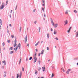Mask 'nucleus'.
<instances>
[{
    "label": "nucleus",
    "mask_w": 78,
    "mask_h": 78,
    "mask_svg": "<svg viewBox=\"0 0 78 78\" xmlns=\"http://www.w3.org/2000/svg\"><path fill=\"white\" fill-rule=\"evenodd\" d=\"M47 50H49V48H48V47H47Z\"/></svg>",
    "instance_id": "37"
},
{
    "label": "nucleus",
    "mask_w": 78,
    "mask_h": 78,
    "mask_svg": "<svg viewBox=\"0 0 78 78\" xmlns=\"http://www.w3.org/2000/svg\"><path fill=\"white\" fill-rule=\"evenodd\" d=\"M51 23L52 24V25H53V26H54V23H53V20H51Z\"/></svg>",
    "instance_id": "12"
},
{
    "label": "nucleus",
    "mask_w": 78,
    "mask_h": 78,
    "mask_svg": "<svg viewBox=\"0 0 78 78\" xmlns=\"http://www.w3.org/2000/svg\"><path fill=\"white\" fill-rule=\"evenodd\" d=\"M68 12H69V10H66V11L65 14H68Z\"/></svg>",
    "instance_id": "14"
},
{
    "label": "nucleus",
    "mask_w": 78,
    "mask_h": 78,
    "mask_svg": "<svg viewBox=\"0 0 78 78\" xmlns=\"http://www.w3.org/2000/svg\"><path fill=\"white\" fill-rule=\"evenodd\" d=\"M36 52L37 51V49H36Z\"/></svg>",
    "instance_id": "61"
},
{
    "label": "nucleus",
    "mask_w": 78,
    "mask_h": 78,
    "mask_svg": "<svg viewBox=\"0 0 78 78\" xmlns=\"http://www.w3.org/2000/svg\"><path fill=\"white\" fill-rule=\"evenodd\" d=\"M13 51H10V54H12V53H13Z\"/></svg>",
    "instance_id": "29"
},
{
    "label": "nucleus",
    "mask_w": 78,
    "mask_h": 78,
    "mask_svg": "<svg viewBox=\"0 0 78 78\" xmlns=\"http://www.w3.org/2000/svg\"><path fill=\"white\" fill-rule=\"evenodd\" d=\"M55 39H56V40H58V38L57 37H56Z\"/></svg>",
    "instance_id": "54"
},
{
    "label": "nucleus",
    "mask_w": 78,
    "mask_h": 78,
    "mask_svg": "<svg viewBox=\"0 0 78 78\" xmlns=\"http://www.w3.org/2000/svg\"><path fill=\"white\" fill-rule=\"evenodd\" d=\"M38 62H39V65H40V64L41 63V61L39 60L38 61Z\"/></svg>",
    "instance_id": "42"
},
{
    "label": "nucleus",
    "mask_w": 78,
    "mask_h": 78,
    "mask_svg": "<svg viewBox=\"0 0 78 78\" xmlns=\"http://www.w3.org/2000/svg\"><path fill=\"white\" fill-rule=\"evenodd\" d=\"M2 29V26L0 25V29Z\"/></svg>",
    "instance_id": "59"
},
{
    "label": "nucleus",
    "mask_w": 78,
    "mask_h": 78,
    "mask_svg": "<svg viewBox=\"0 0 78 78\" xmlns=\"http://www.w3.org/2000/svg\"><path fill=\"white\" fill-rule=\"evenodd\" d=\"M76 34H77L76 35V37H78V32H76Z\"/></svg>",
    "instance_id": "18"
},
{
    "label": "nucleus",
    "mask_w": 78,
    "mask_h": 78,
    "mask_svg": "<svg viewBox=\"0 0 78 78\" xmlns=\"http://www.w3.org/2000/svg\"><path fill=\"white\" fill-rule=\"evenodd\" d=\"M53 76H54V74H53V73H52V75H51V78H52V77H53Z\"/></svg>",
    "instance_id": "13"
},
{
    "label": "nucleus",
    "mask_w": 78,
    "mask_h": 78,
    "mask_svg": "<svg viewBox=\"0 0 78 78\" xmlns=\"http://www.w3.org/2000/svg\"><path fill=\"white\" fill-rule=\"evenodd\" d=\"M8 1H7L6 2V3L5 4V5L6 6L7 5H8Z\"/></svg>",
    "instance_id": "25"
},
{
    "label": "nucleus",
    "mask_w": 78,
    "mask_h": 78,
    "mask_svg": "<svg viewBox=\"0 0 78 78\" xmlns=\"http://www.w3.org/2000/svg\"><path fill=\"white\" fill-rule=\"evenodd\" d=\"M74 12L75 13H76V14L78 12H77V11H76V10H74Z\"/></svg>",
    "instance_id": "16"
},
{
    "label": "nucleus",
    "mask_w": 78,
    "mask_h": 78,
    "mask_svg": "<svg viewBox=\"0 0 78 78\" xmlns=\"http://www.w3.org/2000/svg\"><path fill=\"white\" fill-rule=\"evenodd\" d=\"M28 46H29V44H27V47H28Z\"/></svg>",
    "instance_id": "55"
},
{
    "label": "nucleus",
    "mask_w": 78,
    "mask_h": 78,
    "mask_svg": "<svg viewBox=\"0 0 78 78\" xmlns=\"http://www.w3.org/2000/svg\"><path fill=\"white\" fill-rule=\"evenodd\" d=\"M45 3L44 2V4H42L43 6H45Z\"/></svg>",
    "instance_id": "40"
},
{
    "label": "nucleus",
    "mask_w": 78,
    "mask_h": 78,
    "mask_svg": "<svg viewBox=\"0 0 78 78\" xmlns=\"http://www.w3.org/2000/svg\"><path fill=\"white\" fill-rule=\"evenodd\" d=\"M39 41H38L37 42V44H39Z\"/></svg>",
    "instance_id": "63"
},
{
    "label": "nucleus",
    "mask_w": 78,
    "mask_h": 78,
    "mask_svg": "<svg viewBox=\"0 0 78 78\" xmlns=\"http://www.w3.org/2000/svg\"><path fill=\"white\" fill-rule=\"evenodd\" d=\"M49 37H50V36L49 35V34L48 33L47 35V37L48 39V38H49Z\"/></svg>",
    "instance_id": "11"
},
{
    "label": "nucleus",
    "mask_w": 78,
    "mask_h": 78,
    "mask_svg": "<svg viewBox=\"0 0 78 78\" xmlns=\"http://www.w3.org/2000/svg\"><path fill=\"white\" fill-rule=\"evenodd\" d=\"M9 50H12V47H11L9 49Z\"/></svg>",
    "instance_id": "17"
},
{
    "label": "nucleus",
    "mask_w": 78,
    "mask_h": 78,
    "mask_svg": "<svg viewBox=\"0 0 78 78\" xmlns=\"http://www.w3.org/2000/svg\"><path fill=\"white\" fill-rule=\"evenodd\" d=\"M58 24H55L54 25H54L55 26V28H56L57 27H58Z\"/></svg>",
    "instance_id": "6"
},
{
    "label": "nucleus",
    "mask_w": 78,
    "mask_h": 78,
    "mask_svg": "<svg viewBox=\"0 0 78 78\" xmlns=\"http://www.w3.org/2000/svg\"><path fill=\"white\" fill-rule=\"evenodd\" d=\"M0 25H2V20L0 19Z\"/></svg>",
    "instance_id": "10"
},
{
    "label": "nucleus",
    "mask_w": 78,
    "mask_h": 78,
    "mask_svg": "<svg viewBox=\"0 0 78 78\" xmlns=\"http://www.w3.org/2000/svg\"><path fill=\"white\" fill-rule=\"evenodd\" d=\"M38 70L40 71V70H41V68L39 67L38 68Z\"/></svg>",
    "instance_id": "21"
},
{
    "label": "nucleus",
    "mask_w": 78,
    "mask_h": 78,
    "mask_svg": "<svg viewBox=\"0 0 78 78\" xmlns=\"http://www.w3.org/2000/svg\"><path fill=\"white\" fill-rule=\"evenodd\" d=\"M37 45H38V44L37 43L35 44V46H37Z\"/></svg>",
    "instance_id": "50"
},
{
    "label": "nucleus",
    "mask_w": 78,
    "mask_h": 78,
    "mask_svg": "<svg viewBox=\"0 0 78 78\" xmlns=\"http://www.w3.org/2000/svg\"><path fill=\"white\" fill-rule=\"evenodd\" d=\"M16 50V48H15L14 49V50Z\"/></svg>",
    "instance_id": "58"
},
{
    "label": "nucleus",
    "mask_w": 78,
    "mask_h": 78,
    "mask_svg": "<svg viewBox=\"0 0 78 78\" xmlns=\"http://www.w3.org/2000/svg\"><path fill=\"white\" fill-rule=\"evenodd\" d=\"M9 16L10 18H11V15L10 14L9 15Z\"/></svg>",
    "instance_id": "46"
},
{
    "label": "nucleus",
    "mask_w": 78,
    "mask_h": 78,
    "mask_svg": "<svg viewBox=\"0 0 78 78\" xmlns=\"http://www.w3.org/2000/svg\"><path fill=\"white\" fill-rule=\"evenodd\" d=\"M16 48V51L17 50V48H18V47L17 46Z\"/></svg>",
    "instance_id": "27"
},
{
    "label": "nucleus",
    "mask_w": 78,
    "mask_h": 78,
    "mask_svg": "<svg viewBox=\"0 0 78 78\" xmlns=\"http://www.w3.org/2000/svg\"><path fill=\"white\" fill-rule=\"evenodd\" d=\"M9 30L7 31V33H8V34L9 33Z\"/></svg>",
    "instance_id": "62"
},
{
    "label": "nucleus",
    "mask_w": 78,
    "mask_h": 78,
    "mask_svg": "<svg viewBox=\"0 0 78 78\" xmlns=\"http://www.w3.org/2000/svg\"><path fill=\"white\" fill-rule=\"evenodd\" d=\"M16 43H17V41L16 40V39H15V41L14 42V47H15L16 46Z\"/></svg>",
    "instance_id": "3"
},
{
    "label": "nucleus",
    "mask_w": 78,
    "mask_h": 78,
    "mask_svg": "<svg viewBox=\"0 0 78 78\" xmlns=\"http://www.w3.org/2000/svg\"><path fill=\"white\" fill-rule=\"evenodd\" d=\"M2 6H4L5 3H2Z\"/></svg>",
    "instance_id": "31"
},
{
    "label": "nucleus",
    "mask_w": 78,
    "mask_h": 78,
    "mask_svg": "<svg viewBox=\"0 0 78 78\" xmlns=\"http://www.w3.org/2000/svg\"><path fill=\"white\" fill-rule=\"evenodd\" d=\"M70 30H68V31H67L68 33H70Z\"/></svg>",
    "instance_id": "44"
},
{
    "label": "nucleus",
    "mask_w": 78,
    "mask_h": 78,
    "mask_svg": "<svg viewBox=\"0 0 78 78\" xmlns=\"http://www.w3.org/2000/svg\"><path fill=\"white\" fill-rule=\"evenodd\" d=\"M43 69H45V68L43 67H42V69L43 70Z\"/></svg>",
    "instance_id": "36"
},
{
    "label": "nucleus",
    "mask_w": 78,
    "mask_h": 78,
    "mask_svg": "<svg viewBox=\"0 0 78 78\" xmlns=\"http://www.w3.org/2000/svg\"><path fill=\"white\" fill-rule=\"evenodd\" d=\"M56 33L57 32L56 31V30H54V34H56Z\"/></svg>",
    "instance_id": "7"
},
{
    "label": "nucleus",
    "mask_w": 78,
    "mask_h": 78,
    "mask_svg": "<svg viewBox=\"0 0 78 78\" xmlns=\"http://www.w3.org/2000/svg\"><path fill=\"white\" fill-rule=\"evenodd\" d=\"M2 63L3 64H4L5 66L6 64V61L5 60L2 61Z\"/></svg>",
    "instance_id": "5"
},
{
    "label": "nucleus",
    "mask_w": 78,
    "mask_h": 78,
    "mask_svg": "<svg viewBox=\"0 0 78 78\" xmlns=\"http://www.w3.org/2000/svg\"><path fill=\"white\" fill-rule=\"evenodd\" d=\"M61 70L63 71V72H65V71L64 70V69L63 68H62L61 69Z\"/></svg>",
    "instance_id": "19"
},
{
    "label": "nucleus",
    "mask_w": 78,
    "mask_h": 78,
    "mask_svg": "<svg viewBox=\"0 0 78 78\" xmlns=\"http://www.w3.org/2000/svg\"><path fill=\"white\" fill-rule=\"evenodd\" d=\"M7 42L8 43H9V42H10V41H9V40H7Z\"/></svg>",
    "instance_id": "43"
},
{
    "label": "nucleus",
    "mask_w": 78,
    "mask_h": 78,
    "mask_svg": "<svg viewBox=\"0 0 78 78\" xmlns=\"http://www.w3.org/2000/svg\"><path fill=\"white\" fill-rule=\"evenodd\" d=\"M44 53V50H42V51H41V55H43Z\"/></svg>",
    "instance_id": "8"
},
{
    "label": "nucleus",
    "mask_w": 78,
    "mask_h": 78,
    "mask_svg": "<svg viewBox=\"0 0 78 78\" xmlns=\"http://www.w3.org/2000/svg\"><path fill=\"white\" fill-rule=\"evenodd\" d=\"M12 78H14V76H12Z\"/></svg>",
    "instance_id": "64"
},
{
    "label": "nucleus",
    "mask_w": 78,
    "mask_h": 78,
    "mask_svg": "<svg viewBox=\"0 0 78 78\" xmlns=\"http://www.w3.org/2000/svg\"><path fill=\"white\" fill-rule=\"evenodd\" d=\"M34 59H35V60L34 61V63H35V62H36L37 61V58H36V57L34 56Z\"/></svg>",
    "instance_id": "4"
},
{
    "label": "nucleus",
    "mask_w": 78,
    "mask_h": 78,
    "mask_svg": "<svg viewBox=\"0 0 78 78\" xmlns=\"http://www.w3.org/2000/svg\"><path fill=\"white\" fill-rule=\"evenodd\" d=\"M20 45H21L20 43H19V44H18V47H20Z\"/></svg>",
    "instance_id": "35"
},
{
    "label": "nucleus",
    "mask_w": 78,
    "mask_h": 78,
    "mask_svg": "<svg viewBox=\"0 0 78 78\" xmlns=\"http://www.w3.org/2000/svg\"><path fill=\"white\" fill-rule=\"evenodd\" d=\"M21 63V61H19V65H20V63Z\"/></svg>",
    "instance_id": "45"
},
{
    "label": "nucleus",
    "mask_w": 78,
    "mask_h": 78,
    "mask_svg": "<svg viewBox=\"0 0 78 78\" xmlns=\"http://www.w3.org/2000/svg\"><path fill=\"white\" fill-rule=\"evenodd\" d=\"M22 73V72H20V76H21Z\"/></svg>",
    "instance_id": "24"
},
{
    "label": "nucleus",
    "mask_w": 78,
    "mask_h": 78,
    "mask_svg": "<svg viewBox=\"0 0 78 78\" xmlns=\"http://www.w3.org/2000/svg\"><path fill=\"white\" fill-rule=\"evenodd\" d=\"M36 23H37V21H35L34 22V23H35V24H36Z\"/></svg>",
    "instance_id": "39"
},
{
    "label": "nucleus",
    "mask_w": 78,
    "mask_h": 78,
    "mask_svg": "<svg viewBox=\"0 0 78 78\" xmlns=\"http://www.w3.org/2000/svg\"><path fill=\"white\" fill-rule=\"evenodd\" d=\"M35 74L36 75V74H37V70H35Z\"/></svg>",
    "instance_id": "15"
},
{
    "label": "nucleus",
    "mask_w": 78,
    "mask_h": 78,
    "mask_svg": "<svg viewBox=\"0 0 78 78\" xmlns=\"http://www.w3.org/2000/svg\"><path fill=\"white\" fill-rule=\"evenodd\" d=\"M44 17H46L45 14V13L44 14Z\"/></svg>",
    "instance_id": "53"
},
{
    "label": "nucleus",
    "mask_w": 78,
    "mask_h": 78,
    "mask_svg": "<svg viewBox=\"0 0 78 78\" xmlns=\"http://www.w3.org/2000/svg\"><path fill=\"white\" fill-rule=\"evenodd\" d=\"M2 45H3V47H4L5 45V43L4 42H3L2 44Z\"/></svg>",
    "instance_id": "32"
},
{
    "label": "nucleus",
    "mask_w": 78,
    "mask_h": 78,
    "mask_svg": "<svg viewBox=\"0 0 78 78\" xmlns=\"http://www.w3.org/2000/svg\"><path fill=\"white\" fill-rule=\"evenodd\" d=\"M64 23H65L64 25H67L68 23V21H67V20H66L65 21H64Z\"/></svg>",
    "instance_id": "2"
},
{
    "label": "nucleus",
    "mask_w": 78,
    "mask_h": 78,
    "mask_svg": "<svg viewBox=\"0 0 78 78\" xmlns=\"http://www.w3.org/2000/svg\"><path fill=\"white\" fill-rule=\"evenodd\" d=\"M24 41L25 42V44H26L27 43V35H26V37H25L24 38Z\"/></svg>",
    "instance_id": "1"
},
{
    "label": "nucleus",
    "mask_w": 78,
    "mask_h": 78,
    "mask_svg": "<svg viewBox=\"0 0 78 78\" xmlns=\"http://www.w3.org/2000/svg\"><path fill=\"white\" fill-rule=\"evenodd\" d=\"M22 61V57H21L20 58V61Z\"/></svg>",
    "instance_id": "48"
},
{
    "label": "nucleus",
    "mask_w": 78,
    "mask_h": 78,
    "mask_svg": "<svg viewBox=\"0 0 78 78\" xmlns=\"http://www.w3.org/2000/svg\"><path fill=\"white\" fill-rule=\"evenodd\" d=\"M38 56H41V53H40L38 54Z\"/></svg>",
    "instance_id": "38"
},
{
    "label": "nucleus",
    "mask_w": 78,
    "mask_h": 78,
    "mask_svg": "<svg viewBox=\"0 0 78 78\" xmlns=\"http://www.w3.org/2000/svg\"><path fill=\"white\" fill-rule=\"evenodd\" d=\"M69 72L68 71H66V74H68L69 73Z\"/></svg>",
    "instance_id": "20"
},
{
    "label": "nucleus",
    "mask_w": 78,
    "mask_h": 78,
    "mask_svg": "<svg viewBox=\"0 0 78 78\" xmlns=\"http://www.w3.org/2000/svg\"><path fill=\"white\" fill-rule=\"evenodd\" d=\"M21 30H22V27H20V32H21Z\"/></svg>",
    "instance_id": "22"
},
{
    "label": "nucleus",
    "mask_w": 78,
    "mask_h": 78,
    "mask_svg": "<svg viewBox=\"0 0 78 78\" xmlns=\"http://www.w3.org/2000/svg\"><path fill=\"white\" fill-rule=\"evenodd\" d=\"M71 71V69H69L68 70V71L69 72H70Z\"/></svg>",
    "instance_id": "30"
},
{
    "label": "nucleus",
    "mask_w": 78,
    "mask_h": 78,
    "mask_svg": "<svg viewBox=\"0 0 78 78\" xmlns=\"http://www.w3.org/2000/svg\"><path fill=\"white\" fill-rule=\"evenodd\" d=\"M1 9H3L4 8V6L1 5Z\"/></svg>",
    "instance_id": "9"
},
{
    "label": "nucleus",
    "mask_w": 78,
    "mask_h": 78,
    "mask_svg": "<svg viewBox=\"0 0 78 78\" xmlns=\"http://www.w3.org/2000/svg\"><path fill=\"white\" fill-rule=\"evenodd\" d=\"M42 10L43 11V12H44V8L42 7Z\"/></svg>",
    "instance_id": "34"
},
{
    "label": "nucleus",
    "mask_w": 78,
    "mask_h": 78,
    "mask_svg": "<svg viewBox=\"0 0 78 78\" xmlns=\"http://www.w3.org/2000/svg\"><path fill=\"white\" fill-rule=\"evenodd\" d=\"M32 59V57H30L29 58V60H31Z\"/></svg>",
    "instance_id": "23"
},
{
    "label": "nucleus",
    "mask_w": 78,
    "mask_h": 78,
    "mask_svg": "<svg viewBox=\"0 0 78 78\" xmlns=\"http://www.w3.org/2000/svg\"><path fill=\"white\" fill-rule=\"evenodd\" d=\"M9 27H11V28L12 27V26H11V24H9Z\"/></svg>",
    "instance_id": "49"
},
{
    "label": "nucleus",
    "mask_w": 78,
    "mask_h": 78,
    "mask_svg": "<svg viewBox=\"0 0 78 78\" xmlns=\"http://www.w3.org/2000/svg\"><path fill=\"white\" fill-rule=\"evenodd\" d=\"M51 31H53V29H52V28H51Z\"/></svg>",
    "instance_id": "56"
},
{
    "label": "nucleus",
    "mask_w": 78,
    "mask_h": 78,
    "mask_svg": "<svg viewBox=\"0 0 78 78\" xmlns=\"http://www.w3.org/2000/svg\"><path fill=\"white\" fill-rule=\"evenodd\" d=\"M16 78H19V76H17Z\"/></svg>",
    "instance_id": "60"
},
{
    "label": "nucleus",
    "mask_w": 78,
    "mask_h": 78,
    "mask_svg": "<svg viewBox=\"0 0 78 78\" xmlns=\"http://www.w3.org/2000/svg\"><path fill=\"white\" fill-rule=\"evenodd\" d=\"M72 28V27H70V28H69V30H71V28Z\"/></svg>",
    "instance_id": "52"
},
{
    "label": "nucleus",
    "mask_w": 78,
    "mask_h": 78,
    "mask_svg": "<svg viewBox=\"0 0 78 78\" xmlns=\"http://www.w3.org/2000/svg\"><path fill=\"white\" fill-rule=\"evenodd\" d=\"M11 37H12V38H14V35H12Z\"/></svg>",
    "instance_id": "33"
},
{
    "label": "nucleus",
    "mask_w": 78,
    "mask_h": 78,
    "mask_svg": "<svg viewBox=\"0 0 78 78\" xmlns=\"http://www.w3.org/2000/svg\"><path fill=\"white\" fill-rule=\"evenodd\" d=\"M22 71L23 72L24 71V68H23V67H22Z\"/></svg>",
    "instance_id": "28"
},
{
    "label": "nucleus",
    "mask_w": 78,
    "mask_h": 78,
    "mask_svg": "<svg viewBox=\"0 0 78 78\" xmlns=\"http://www.w3.org/2000/svg\"><path fill=\"white\" fill-rule=\"evenodd\" d=\"M35 11H36V10L34 9V11H33L34 12H35Z\"/></svg>",
    "instance_id": "57"
},
{
    "label": "nucleus",
    "mask_w": 78,
    "mask_h": 78,
    "mask_svg": "<svg viewBox=\"0 0 78 78\" xmlns=\"http://www.w3.org/2000/svg\"><path fill=\"white\" fill-rule=\"evenodd\" d=\"M38 29H39V32H40V31H41V27H39V28H38Z\"/></svg>",
    "instance_id": "26"
},
{
    "label": "nucleus",
    "mask_w": 78,
    "mask_h": 78,
    "mask_svg": "<svg viewBox=\"0 0 78 78\" xmlns=\"http://www.w3.org/2000/svg\"><path fill=\"white\" fill-rule=\"evenodd\" d=\"M17 5H16V8H15V10H16V9H17Z\"/></svg>",
    "instance_id": "41"
},
{
    "label": "nucleus",
    "mask_w": 78,
    "mask_h": 78,
    "mask_svg": "<svg viewBox=\"0 0 78 78\" xmlns=\"http://www.w3.org/2000/svg\"><path fill=\"white\" fill-rule=\"evenodd\" d=\"M42 2L43 3H45V2H44V0H42Z\"/></svg>",
    "instance_id": "47"
},
{
    "label": "nucleus",
    "mask_w": 78,
    "mask_h": 78,
    "mask_svg": "<svg viewBox=\"0 0 78 78\" xmlns=\"http://www.w3.org/2000/svg\"><path fill=\"white\" fill-rule=\"evenodd\" d=\"M12 10H11L10 12V13H12Z\"/></svg>",
    "instance_id": "51"
}]
</instances>
